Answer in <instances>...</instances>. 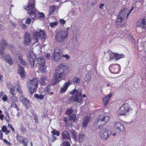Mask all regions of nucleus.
<instances>
[{
  "label": "nucleus",
  "mask_w": 146,
  "mask_h": 146,
  "mask_svg": "<svg viewBox=\"0 0 146 146\" xmlns=\"http://www.w3.org/2000/svg\"><path fill=\"white\" fill-rule=\"evenodd\" d=\"M44 16V14L43 13H40L38 14V17L42 18Z\"/></svg>",
  "instance_id": "50"
},
{
  "label": "nucleus",
  "mask_w": 146,
  "mask_h": 146,
  "mask_svg": "<svg viewBox=\"0 0 146 146\" xmlns=\"http://www.w3.org/2000/svg\"><path fill=\"white\" fill-rule=\"evenodd\" d=\"M136 26L143 29H146V17L139 19L137 23Z\"/></svg>",
  "instance_id": "10"
},
{
  "label": "nucleus",
  "mask_w": 146,
  "mask_h": 146,
  "mask_svg": "<svg viewBox=\"0 0 146 146\" xmlns=\"http://www.w3.org/2000/svg\"><path fill=\"white\" fill-rule=\"evenodd\" d=\"M124 55L123 54H119L117 53H112L110 54V60L115 58L117 60L123 58Z\"/></svg>",
  "instance_id": "13"
},
{
  "label": "nucleus",
  "mask_w": 146,
  "mask_h": 146,
  "mask_svg": "<svg viewBox=\"0 0 146 146\" xmlns=\"http://www.w3.org/2000/svg\"><path fill=\"white\" fill-rule=\"evenodd\" d=\"M56 139V137L54 135H52L50 138H48V141L50 140L52 142H53Z\"/></svg>",
  "instance_id": "43"
},
{
  "label": "nucleus",
  "mask_w": 146,
  "mask_h": 146,
  "mask_svg": "<svg viewBox=\"0 0 146 146\" xmlns=\"http://www.w3.org/2000/svg\"><path fill=\"white\" fill-rule=\"evenodd\" d=\"M70 28L68 27L66 30L60 31L55 36V38L57 42H62L67 38L68 36V31Z\"/></svg>",
  "instance_id": "5"
},
{
  "label": "nucleus",
  "mask_w": 146,
  "mask_h": 146,
  "mask_svg": "<svg viewBox=\"0 0 146 146\" xmlns=\"http://www.w3.org/2000/svg\"><path fill=\"white\" fill-rule=\"evenodd\" d=\"M83 135L82 134L79 135V141L80 142H81L82 141L83 139Z\"/></svg>",
  "instance_id": "47"
},
{
  "label": "nucleus",
  "mask_w": 146,
  "mask_h": 146,
  "mask_svg": "<svg viewBox=\"0 0 146 146\" xmlns=\"http://www.w3.org/2000/svg\"><path fill=\"white\" fill-rule=\"evenodd\" d=\"M38 82L37 80L35 78H33L29 81L27 86L31 93H33L36 90L38 87Z\"/></svg>",
  "instance_id": "6"
},
{
  "label": "nucleus",
  "mask_w": 146,
  "mask_h": 146,
  "mask_svg": "<svg viewBox=\"0 0 146 146\" xmlns=\"http://www.w3.org/2000/svg\"><path fill=\"white\" fill-rule=\"evenodd\" d=\"M2 100L4 101H6L7 100V98L6 95H3L2 97Z\"/></svg>",
  "instance_id": "52"
},
{
  "label": "nucleus",
  "mask_w": 146,
  "mask_h": 146,
  "mask_svg": "<svg viewBox=\"0 0 146 146\" xmlns=\"http://www.w3.org/2000/svg\"><path fill=\"white\" fill-rule=\"evenodd\" d=\"M122 106L126 112H128L129 110L131 109L130 107H129L128 104H125Z\"/></svg>",
  "instance_id": "34"
},
{
  "label": "nucleus",
  "mask_w": 146,
  "mask_h": 146,
  "mask_svg": "<svg viewBox=\"0 0 146 146\" xmlns=\"http://www.w3.org/2000/svg\"><path fill=\"white\" fill-rule=\"evenodd\" d=\"M11 107L14 108H17L18 107V106L15 102H12L11 103Z\"/></svg>",
  "instance_id": "46"
},
{
  "label": "nucleus",
  "mask_w": 146,
  "mask_h": 146,
  "mask_svg": "<svg viewBox=\"0 0 146 146\" xmlns=\"http://www.w3.org/2000/svg\"><path fill=\"white\" fill-rule=\"evenodd\" d=\"M39 67L38 71L39 72H44L46 70V68L45 64L40 65L38 66Z\"/></svg>",
  "instance_id": "27"
},
{
  "label": "nucleus",
  "mask_w": 146,
  "mask_h": 146,
  "mask_svg": "<svg viewBox=\"0 0 146 146\" xmlns=\"http://www.w3.org/2000/svg\"><path fill=\"white\" fill-rule=\"evenodd\" d=\"M72 84L71 81H68L65 82L63 88H61L60 91L62 93L64 92L67 90L68 87Z\"/></svg>",
  "instance_id": "16"
},
{
  "label": "nucleus",
  "mask_w": 146,
  "mask_h": 146,
  "mask_svg": "<svg viewBox=\"0 0 146 146\" xmlns=\"http://www.w3.org/2000/svg\"><path fill=\"white\" fill-rule=\"evenodd\" d=\"M90 120V118L88 116L85 117L83 120L82 127H86Z\"/></svg>",
  "instance_id": "20"
},
{
  "label": "nucleus",
  "mask_w": 146,
  "mask_h": 146,
  "mask_svg": "<svg viewBox=\"0 0 146 146\" xmlns=\"http://www.w3.org/2000/svg\"><path fill=\"white\" fill-rule=\"evenodd\" d=\"M20 100L25 106H27L29 104V101L24 98L22 96H21L19 98Z\"/></svg>",
  "instance_id": "21"
},
{
  "label": "nucleus",
  "mask_w": 146,
  "mask_h": 146,
  "mask_svg": "<svg viewBox=\"0 0 146 146\" xmlns=\"http://www.w3.org/2000/svg\"><path fill=\"white\" fill-rule=\"evenodd\" d=\"M0 44L2 48H5L7 45L6 41L4 40H2L0 42Z\"/></svg>",
  "instance_id": "31"
},
{
  "label": "nucleus",
  "mask_w": 146,
  "mask_h": 146,
  "mask_svg": "<svg viewBox=\"0 0 146 146\" xmlns=\"http://www.w3.org/2000/svg\"><path fill=\"white\" fill-rule=\"evenodd\" d=\"M104 4L103 3L101 4H100L99 7L100 9H102V8L104 7Z\"/></svg>",
  "instance_id": "61"
},
{
  "label": "nucleus",
  "mask_w": 146,
  "mask_h": 146,
  "mask_svg": "<svg viewBox=\"0 0 146 146\" xmlns=\"http://www.w3.org/2000/svg\"><path fill=\"white\" fill-rule=\"evenodd\" d=\"M50 54L49 53H48L45 54V57L47 59H49L50 58Z\"/></svg>",
  "instance_id": "60"
},
{
  "label": "nucleus",
  "mask_w": 146,
  "mask_h": 146,
  "mask_svg": "<svg viewBox=\"0 0 146 146\" xmlns=\"http://www.w3.org/2000/svg\"><path fill=\"white\" fill-rule=\"evenodd\" d=\"M55 131H56V130H54L51 131V133L53 135L56 134V132H55Z\"/></svg>",
  "instance_id": "62"
},
{
  "label": "nucleus",
  "mask_w": 146,
  "mask_h": 146,
  "mask_svg": "<svg viewBox=\"0 0 146 146\" xmlns=\"http://www.w3.org/2000/svg\"><path fill=\"white\" fill-rule=\"evenodd\" d=\"M3 141L4 143H6L7 145H11V143L9 142H8L7 140L5 139H4Z\"/></svg>",
  "instance_id": "59"
},
{
  "label": "nucleus",
  "mask_w": 146,
  "mask_h": 146,
  "mask_svg": "<svg viewBox=\"0 0 146 146\" xmlns=\"http://www.w3.org/2000/svg\"><path fill=\"white\" fill-rule=\"evenodd\" d=\"M112 94H109L108 96L105 97L103 99V103L105 106H106L108 103L110 98L111 97Z\"/></svg>",
  "instance_id": "22"
},
{
  "label": "nucleus",
  "mask_w": 146,
  "mask_h": 146,
  "mask_svg": "<svg viewBox=\"0 0 146 146\" xmlns=\"http://www.w3.org/2000/svg\"><path fill=\"white\" fill-rule=\"evenodd\" d=\"M100 135L102 139L104 140H106L109 137V135L108 134L106 129L101 131L100 133Z\"/></svg>",
  "instance_id": "14"
},
{
  "label": "nucleus",
  "mask_w": 146,
  "mask_h": 146,
  "mask_svg": "<svg viewBox=\"0 0 146 146\" xmlns=\"http://www.w3.org/2000/svg\"><path fill=\"white\" fill-rule=\"evenodd\" d=\"M34 96L37 99L42 100L44 98V96L42 95H39L38 94H36Z\"/></svg>",
  "instance_id": "37"
},
{
  "label": "nucleus",
  "mask_w": 146,
  "mask_h": 146,
  "mask_svg": "<svg viewBox=\"0 0 146 146\" xmlns=\"http://www.w3.org/2000/svg\"><path fill=\"white\" fill-rule=\"evenodd\" d=\"M24 137L18 135L16 137V139L18 142L21 143Z\"/></svg>",
  "instance_id": "35"
},
{
  "label": "nucleus",
  "mask_w": 146,
  "mask_h": 146,
  "mask_svg": "<svg viewBox=\"0 0 146 146\" xmlns=\"http://www.w3.org/2000/svg\"><path fill=\"white\" fill-rule=\"evenodd\" d=\"M124 109H125L123 108V106H122L121 107L119 111V115H122L125 114L126 112L125 111V110Z\"/></svg>",
  "instance_id": "28"
},
{
  "label": "nucleus",
  "mask_w": 146,
  "mask_h": 146,
  "mask_svg": "<svg viewBox=\"0 0 146 146\" xmlns=\"http://www.w3.org/2000/svg\"><path fill=\"white\" fill-rule=\"evenodd\" d=\"M100 119L102 120L104 122L105 124L106 122L109 120V117L108 116L106 115L103 116L102 118Z\"/></svg>",
  "instance_id": "30"
},
{
  "label": "nucleus",
  "mask_w": 146,
  "mask_h": 146,
  "mask_svg": "<svg viewBox=\"0 0 146 146\" xmlns=\"http://www.w3.org/2000/svg\"><path fill=\"white\" fill-rule=\"evenodd\" d=\"M91 75L89 74H88L86 75L84 78V80L87 83H89L91 80Z\"/></svg>",
  "instance_id": "25"
},
{
  "label": "nucleus",
  "mask_w": 146,
  "mask_h": 146,
  "mask_svg": "<svg viewBox=\"0 0 146 146\" xmlns=\"http://www.w3.org/2000/svg\"><path fill=\"white\" fill-rule=\"evenodd\" d=\"M68 67L63 64L60 65L56 68L54 75L52 79L51 84L54 85L60 82L68 72Z\"/></svg>",
  "instance_id": "1"
},
{
  "label": "nucleus",
  "mask_w": 146,
  "mask_h": 146,
  "mask_svg": "<svg viewBox=\"0 0 146 146\" xmlns=\"http://www.w3.org/2000/svg\"><path fill=\"white\" fill-rule=\"evenodd\" d=\"M70 94L74 95L70 97L69 100L71 102L75 101L77 102L80 103L82 101V94L81 91L75 88L69 92Z\"/></svg>",
  "instance_id": "3"
},
{
  "label": "nucleus",
  "mask_w": 146,
  "mask_h": 146,
  "mask_svg": "<svg viewBox=\"0 0 146 146\" xmlns=\"http://www.w3.org/2000/svg\"><path fill=\"white\" fill-rule=\"evenodd\" d=\"M2 130L3 132H6V134H8L9 132V131L7 130V128L5 126H3V127H2Z\"/></svg>",
  "instance_id": "40"
},
{
  "label": "nucleus",
  "mask_w": 146,
  "mask_h": 146,
  "mask_svg": "<svg viewBox=\"0 0 146 146\" xmlns=\"http://www.w3.org/2000/svg\"><path fill=\"white\" fill-rule=\"evenodd\" d=\"M61 50H59L58 48H56L53 53V56L52 59L55 62L58 61L61 59V57L60 55Z\"/></svg>",
  "instance_id": "8"
},
{
  "label": "nucleus",
  "mask_w": 146,
  "mask_h": 146,
  "mask_svg": "<svg viewBox=\"0 0 146 146\" xmlns=\"http://www.w3.org/2000/svg\"><path fill=\"white\" fill-rule=\"evenodd\" d=\"M60 22L61 24L62 25H64L66 23V21L63 19H61L60 20Z\"/></svg>",
  "instance_id": "58"
},
{
  "label": "nucleus",
  "mask_w": 146,
  "mask_h": 146,
  "mask_svg": "<svg viewBox=\"0 0 146 146\" xmlns=\"http://www.w3.org/2000/svg\"><path fill=\"white\" fill-rule=\"evenodd\" d=\"M8 127L11 129L12 130V131H13V132L14 131H15L14 129V128L13 127V126H12V125L11 124H8Z\"/></svg>",
  "instance_id": "56"
},
{
  "label": "nucleus",
  "mask_w": 146,
  "mask_h": 146,
  "mask_svg": "<svg viewBox=\"0 0 146 146\" xmlns=\"http://www.w3.org/2000/svg\"><path fill=\"white\" fill-rule=\"evenodd\" d=\"M30 36L28 33H26L25 35L24 43L27 45H29L31 43Z\"/></svg>",
  "instance_id": "18"
},
{
  "label": "nucleus",
  "mask_w": 146,
  "mask_h": 146,
  "mask_svg": "<svg viewBox=\"0 0 146 146\" xmlns=\"http://www.w3.org/2000/svg\"><path fill=\"white\" fill-rule=\"evenodd\" d=\"M76 115L75 114H72L69 117V120L71 121H75L76 119Z\"/></svg>",
  "instance_id": "38"
},
{
  "label": "nucleus",
  "mask_w": 146,
  "mask_h": 146,
  "mask_svg": "<svg viewBox=\"0 0 146 146\" xmlns=\"http://www.w3.org/2000/svg\"><path fill=\"white\" fill-rule=\"evenodd\" d=\"M50 88V86L48 85L44 89V91L45 92H48Z\"/></svg>",
  "instance_id": "48"
},
{
  "label": "nucleus",
  "mask_w": 146,
  "mask_h": 146,
  "mask_svg": "<svg viewBox=\"0 0 146 146\" xmlns=\"http://www.w3.org/2000/svg\"><path fill=\"white\" fill-rule=\"evenodd\" d=\"M35 5L34 0H30L27 5L24 7L25 9L28 11V13L30 14L31 17L32 19H34L36 16V15L35 12Z\"/></svg>",
  "instance_id": "4"
},
{
  "label": "nucleus",
  "mask_w": 146,
  "mask_h": 146,
  "mask_svg": "<svg viewBox=\"0 0 146 146\" xmlns=\"http://www.w3.org/2000/svg\"><path fill=\"white\" fill-rule=\"evenodd\" d=\"M35 119L36 122L38 121V117L36 115L35 116Z\"/></svg>",
  "instance_id": "63"
},
{
  "label": "nucleus",
  "mask_w": 146,
  "mask_h": 146,
  "mask_svg": "<svg viewBox=\"0 0 146 146\" xmlns=\"http://www.w3.org/2000/svg\"><path fill=\"white\" fill-rule=\"evenodd\" d=\"M62 144L63 146H70V143L68 141H64Z\"/></svg>",
  "instance_id": "44"
},
{
  "label": "nucleus",
  "mask_w": 146,
  "mask_h": 146,
  "mask_svg": "<svg viewBox=\"0 0 146 146\" xmlns=\"http://www.w3.org/2000/svg\"><path fill=\"white\" fill-rule=\"evenodd\" d=\"M23 55L22 54H19L18 57V59L19 61L23 65L26 66L27 63L25 62L23 59Z\"/></svg>",
  "instance_id": "24"
},
{
  "label": "nucleus",
  "mask_w": 146,
  "mask_h": 146,
  "mask_svg": "<svg viewBox=\"0 0 146 146\" xmlns=\"http://www.w3.org/2000/svg\"><path fill=\"white\" fill-rule=\"evenodd\" d=\"M31 22V19L30 18L28 19L25 21V24L29 25Z\"/></svg>",
  "instance_id": "51"
},
{
  "label": "nucleus",
  "mask_w": 146,
  "mask_h": 146,
  "mask_svg": "<svg viewBox=\"0 0 146 146\" xmlns=\"http://www.w3.org/2000/svg\"><path fill=\"white\" fill-rule=\"evenodd\" d=\"M45 33L44 31L41 29H38L36 31L33 33V37L34 39L37 40L38 39H41L43 41L45 40Z\"/></svg>",
  "instance_id": "7"
},
{
  "label": "nucleus",
  "mask_w": 146,
  "mask_h": 146,
  "mask_svg": "<svg viewBox=\"0 0 146 146\" xmlns=\"http://www.w3.org/2000/svg\"><path fill=\"white\" fill-rule=\"evenodd\" d=\"M73 112V111L72 110H68L66 111V113L68 115H70Z\"/></svg>",
  "instance_id": "55"
},
{
  "label": "nucleus",
  "mask_w": 146,
  "mask_h": 146,
  "mask_svg": "<svg viewBox=\"0 0 146 146\" xmlns=\"http://www.w3.org/2000/svg\"><path fill=\"white\" fill-rule=\"evenodd\" d=\"M120 66L117 64L111 65L109 69L111 72L113 74H117L119 72Z\"/></svg>",
  "instance_id": "11"
},
{
  "label": "nucleus",
  "mask_w": 146,
  "mask_h": 146,
  "mask_svg": "<svg viewBox=\"0 0 146 146\" xmlns=\"http://www.w3.org/2000/svg\"><path fill=\"white\" fill-rule=\"evenodd\" d=\"M113 129L116 133H119L123 131L124 127L121 123L117 122L114 124L113 126Z\"/></svg>",
  "instance_id": "9"
},
{
  "label": "nucleus",
  "mask_w": 146,
  "mask_h": 146,
  "mask_svg": "<svg viewBox=\"0 0 146 146\" xmlns=\"http://www.w3.org/2000/svg\"><path fill=\"white\" fill-rule=\"evenodd\" d=\"M4 115L3 114H1L0 115V119L1 120H3V119Z\"/></svg>",
  "instance_id": "64"
},
{
  "label": "nucleus",
  "mask_w": 146,
  "mask_h": 146,
  "mask_svg": "<svg viewBox=\"0 0 146 146\" xmlns=\"http://www.w3.org/2000/svg\"><path fill=\"white\" fill-rule=\"evenodd\" d=\"M62 135L63 139L65 140L68 139L70 141V135L67 131H64L62 133Z\"/></svg>",
  "instance_id": "17"
},
{
  "label": "nucleus",
  "mask_w": 146,
  "mask_h": 146,
  "mask_svg": "<svg viewBox=\"0 0 146 146\" xmlns=\"http://www.w3.org/2000/svg\"><path fill=\"white\" fill-rule=\"evenodd\" d=\"M13 97L11 98V100L12 101V102H15L17 101V98L15 96H13Z\"/></svg>",
  "instance_id": "42"
},
{
  "label": "nucleus",
  "mask_w": 146,
  "mask_h": 146,
  "mask_svg": "<svg viewBox=\"0 0 146 146\" xmlns=\"http://www.w3.org/2000/svg\"><path fill=\"white\" fill-rule=\"evenodd\" d=\"M18 72L20 75L22 79H24L25 76V71L23 67L19 65L18 70Z\"/></svg>",
  "instance_id": "15"
},
{
  "label": "nucleus",
  "mask_w": 146,
  "mask_h": 146,
  "mask_svg": "<svg viewBox=\"0 0 146 146\" xmlns=\"http://www.w3.org/2000/svg\"><path fill=\"white\" fill-rule=\"evenodd\" d=\"M105 125L104 122L102 120L99 118H98L97 120L95 122L94 124V126L96 129L101 128Z\"/></svg>",
  "instance_id": "12"
},
{
  "label": "nucleus",
  "mask_w": 146,
  "mask_h": 146,
  "mask_svg": "<svg viewBox=\"0 0 146 146\" xmlns=\"http://www.w3.org/2000/svg\"><path fill=\"white\" fill-rule=\"evenodd\" d=\"M123 19L119 16H117V20L116 21V24L118 26H121L122 25Z\"/></svg>",
  "instance_id": "26"
},
{
  "label": "nucleus",
  "mask_w": 146,
  "mask_h": 146,
  "mask_svg": "<svg viewBox=\"0 0 146 146\" xmlns=\"http://www.w3.org/2000/svg\"><path fill=\"white\" fill-rule=\"evenodd\" d=\"M28 58L29 63L32 67L35 65L38 66L40 65H43L45 64V61L44 57H41L36 59H35V56L32 53H31L28 55Z\"/></svg>",
  "instance_id": "2"
},
{
  "label": "nucleus",
  "mask_w": 146,
  "mask_h": 146,
  "mask_svg": "<svg viewBox=\"0 0 146 146\" xmlns=\"http://www.w3.org/2000/svg\"><path fill=\"white\" fill-rule=\"evenodd\" d=\"M21 143H22L24 146H27L28 143V139L24 137Z\"/></svg>",
  "instance_id": "36"
},
{
  "label": "nucleus",
  "mask_w": 146,
  "mask_h": 146,
  "mask_svg": "<svg viewBox=\"0 0 146 146\" xmlns=\"http://www.w3.org/2000/svg\"><path fill=\"white\" fill-rule=\"evenodd\" d=\"M124 109H125L123 108V106H122L121 107L119 111V115H122L125 114L126 112L125 111V110Z\"/></svg>",
  "instance_id": "29"
},
{
  "label": "nucleus",
  "mask_w": 146,
  "mask_h": 146,
  "mask_svg": "<svg viewBox=\"0 0 146 146\" xmlns=\"http://www.w3.org/2000/svg\"><path fill=\"white\" fill-rule=\"evenodd\" d=\"M55 9V6H51L49 8V15H50L54 13Z\"/></svg>",
  "instance_id": "32"
},
{
  "label": "nucleus",
  "mask_w": 146,
  "mask_h": 146,
  "mask_svg": "<svg viewBox=\"0 0 146 146\" xmlns=\"http://www.w3.org/2000/svg\"><path fill=\"white\" fill-rule=\"evenodd\" d=\"M80 79L78 77H74L72 79V81L76 84H78L80 82Z\"/></svg>",
  "instance_id": "33"
},
{
  "label": "nucleus",
  "mask_w": 146,
  "mask_h": 146,
  "mask_svg": "<svg viewBox=\"0 0 146 146\" xmlns=\"http://www.w3.org/2000/svg\"><path fill=\"white\" fill-rule=\"evenodd\" d=\"M9 92L12 94V96H15V94L14 88L13 87H11L9 89Z\"/></svg>",
  "instance_id": "41"
},
{
  "label": "nucleus",
  "mask_w": 146,
  "mask_h": 146,
  "mask_svg": "<svg viewBox=\"0 0 146 146\" xmlns=\"http://www.w3.org/2000/svg\"><path fill=\"white\" fill-rule=\"evenodd\" d=\"M46 76H44L41 79V84L43 85H45L46 84Z\"/></svg>",
  "instance_id": "39"
},
{
  "label": "nucleus",
  "mask_w": 146,
  "mask_h": 146,
  "mask_svg": "<svg viewBox=\"0 0 146 146\" xmlns=\"http://www.w3.org/2000/svg\"><path fill=\"white\" fill-rule=\"evenodd\" d=\"M62 56L64 57H65L67 60H68L70 58V56L67 54L63 55Z\"/></svg>",
  "instance_id": "53"
},
{
  "label": "nucleus",
  "mask_w": 146,
  "mask_h": 146,
  "mask_svg": "<svg viewBox=\"0 0 146 146\" xmlns=\"http://www.w3.org/2000/svg\"><path fill=\"white\" fill-rule=\"evenodd\" d=\"M4 48H2L1 47V48L0 49V54L3 55L4 54V53L3 52L4 51Z\"/></svg>",
  "instance_id": "57"
},
{
  "label": "nucleus",
  "mask_w": 146,
  "mask_h": 146,
  "mask_svg": "<svg viewBox=\"0 0 146 146\" xmlns=\"http://www.w3.org/2000/svg\"><path fill=\"white\" fill-rule=\"evenodd\" d=\"M72 135L75 139L76 137V132L73 130H72L71 131Z\"/></svg>",
  "instance_id": "45"
},
{
  "label": "nucleus",
  "mask_w": 146,
  "mask_h": 146,
  "mask_svg": "<svg viewBox=\"0 0 146 146\" xmlns=\"http://www.w3.org/2000/svg\"><path fill=\"white\" fill-rule=\"evenodd\" d=\"M17 91L18 92L20 93H21V90L20 89V88L19 86H18L17 88Z\"/></svg>",
  "instance_id": "54"
},
{
  "label": "nucleus",
  "mask_w": 146,
  "mask_h": 146,
  "mask_svg": "<svg viewBox=\"0 0 146 146\" xmlns=\"http://www.w3.org/2000/svg\"><path fill=\"white\" fill-rule=\"evenodd\" d=\"M3 58L9 64L12 65L13 63L11 60V59L9 55H7L6 56H2Z\"/></svg>",
  "instance_id": "19"
},
{
  "label": "nucleus",
  "mask_w": 146,
  "mask_h": 146,
  "mask_svg": "<svg viewBox=\"0 0 146 146\" xmlns=\"http://www.w3.org/2000/svg\"><path fill=\"white\" fill-rule=\"evenodd\" d=\"M127 10L126 9H123L120 11L118 14V16H119L121 18L123 19L126 15Z\"/></svg>",
  "instance_id": "23"
},
{
  "label": "nucleus",
  "mask_w": 146,
  "mask_h": 146,
  "mask_svg": "<svg viewBox=\"0 0 146 146\" xmlns=\"http://www.w3.org/2000/svg\"><path fill=\"white\" fill-rule=\"evenodd\" d=\"M57 24V22L51 23L50 24V26L52 27H53L54 25H56Z\"/></svg>",
  "instance_id": "49"
}]
</instances>
